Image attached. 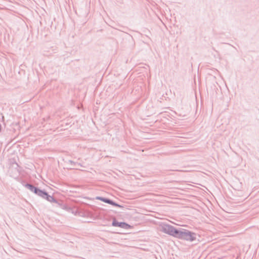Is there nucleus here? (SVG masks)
I'll use <instances>...</instances> for the list:
<instances>
[{"label": "nucleus", "mask_w": 259, "mask_h": 259, "mask_svg": "<svg viewBox=\"0 0 259 259\" xmlns=\"http://www.w3.org/2000/svg\"><path fill=\"white\" fill-rule=\"evenodd\" d=\"M197 234L184 228H179L177 238L187 241L193 242L196 239Z\"/></svg>", "instance_id": "obj_1"}, {"label": "nucleus", "mask_w": 259, "mask_h": 259, "mask_svg": "<svg viewBox=\"0 0 259 259\" xmlns=\"http://www.w3.org/2000/svg\"><path fill=\"white\" fill-rule=\"evenodd\" d=\"M159 231L176 238L178 229L174 226L167 224L165 223H161L159 226Z\"/></svg>", "instance_id": "obj_2"}, {"label": "nucleus", "mask_w": 259, "mask_h": 259, "mask_svg": "<svg viewBox=\"0 0 259 259\" xmlns=\"http://www.w3.org/2000/svg\"><path fill=\"white\" fill-rule=\"evenodd\" d=\"M112 226L119 227L125 230H128L132 228V226L127 223L123 222H119L115 218H114L112 220Z\"/></svg>", "instance_id": "obj_3"}, {"label": "nucleus", "mask_w": 259, "mask_h": 259, "mask_svg": "<svg viewBox=\"0 0 259 259\" xmlns=\"http://www.w3.org/2000/svg\"><path fill=\"white\" fill-rule=\"evenodd\" d=\"M45 195H42L41 197L42 198L46 199L48 201L51 202H54L56 203L58 206H61L62 205V201L60 200H58L56 199L53 196L49 195L48 192L46 191L44 192Z\"/></svg>", "instance_id": "obj_4"}, {"label": "nucleus", "mask_w": 259, "mask_h": 259, "mask_svg": "<svg viewBox=\"0 0 259 259\" xmlns=\"http://www.w3.org/2000/svg\"><path fill=\"white\" fill-rule=\"evenodd\" d=\"M96 199L98 200H100L105 203L111 204L113 206H115L118 207L120 208L123 207V206L122 205L117 204L115 202L113 201L112 200L109 199L108 198L98 196L96 197Z\"/></svg>", "instance_id": "obj_5"}, {"label": "nucleus", "mask_w": 259, "mask_h": 259, "mask_svg": "<svg viewBox=\"0 0 259 259\" xmlns=\"http://www.w3.org/2000/svg\"><path fill=\"white\" fill-rule=\"evenodd\" d=\"M45 190H41L39 189L38 187H35L33 190L32 191L36 195L41 197L42 195H45V193H44Z\"/></svg>", "instance_id": "obj_6"}, {"label": "nucleus", "mask_w": 259, "mask_h": 259, "mask_svg": "<svg viewBox=\"0 0 259 259\" xmlns=\"http://www.w3.org/2000/svg\"><path fill=\"white\" fill-rule=\"evenodd\" d=\"M25 187L28 189L30 191H31V192L33 190L35 186H33V185L32 184H29V183H27L25 185Z\"/></svg>", "instance_id": "obj_7"}, {"label": "nucleus", "mask_w": 259, "mask_h": 259, "mask_svg": "<svg viewBox=\"0 0 259 259\" xmlns=\"http://www.w3.org/2000/svg\"><path fill=\"white\" fill-rule=\"evenodd\" d=\"M69 162L70 163H73V164H74V165H75V163H76L75 162H73V161H72V160H69Z\"/></svg>", "instance_id": "obj_8"}, {"label": "nucleus", "mask_w": 259, "mask_h": 259, "mask_svg": "<svg viewBox=\"0 0 259 259\" xmlns=\"http://www.w3.org/2000/svg\"><path fill=\"white\" fill-rule=\"evenodd\" d=\"M2 131V126H1V124H0V132H1Z\"/></svg>", "instance_id": "obj_9"}, {"label": "nucleus", "mask_w": 259, "mask_h": 259, "mask_svg": "<svg viewBox=\"0 0 259 259\" xmlns=\"http://www.w3.org/2000/svg\"><path fill=\"white\" fill-rule=\"evenodd\" d=\"M15 164H16V165L17 166H18V164H17V163H16Z\"/></svg>", "instance_id": "obj_10"}]
</instances>
